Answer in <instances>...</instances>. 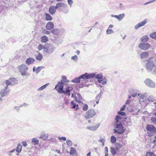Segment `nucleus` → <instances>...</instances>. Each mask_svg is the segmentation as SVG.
I'll use <instances>...</instances> for the list:
<instances>
[{"instance_id":"obj_1","label":"nucleus","mask_w":156,"mask_h":156,"mask_svg":"<svg viewBox=\"0 0 156 156\" xmlns=\"http://www.w3.org/2000/svg\"><path fill=\"white\" fill-rule=\"evenodd\" d=\"M146 62L145 66L147 70L151 72L153 69L152 73L154 75H156V61H154L153 58H151Z\"/></svg>"},{"instance_id":"obj_2","label":"nucleus","mask_w":156,"mask_h":156,"mask_svg":"<svg viewBox=\"0 0 156 156\" xmlns=\"http://www.w3.org/2000/svg\"><path fill=\"white\" fill-rule=\"evenodd\" d=\"M18 69L22 76H28L30 75V74L27 72L28 67L26 65L23 64L19 66Z\"/></svg>"},{"instance_id":"obj_3","label":"nucleus","mask_w":156,"mask_h":156,"mask_svg":"<svg viewBox=\"0 0 156 156\" xmlns=\"http://www.w3.org/2000/svg\"><path fill=\"white\" fill-rule=\"evenodd\" d=\"M18 83V80L15 78H10L8 80H5L3 83V85L4 86L7 85L8 87L9 85L12 86L17 84Z\"/></svg>"},{"instance_id":"obj_4","label":"nucleus","mask_w":156,"mask_h":156,"mask_svg":"<svg viewBox=\"0 0 156 156\" xmlns=\"http://www.w3.org/2000/svg\"><path fill=\"white\" fill-rule=\"evenodd\" d=\"M125 129H124L121 123L117 124L116 126V129H114V133H117L119 134H122L125 132Z\"/></svg>"},{"instance_id":"obj_5","label":"nucleus","mask_w":156,"mask_h":156,"mask_svg":"<svg viewBox=\"0 0 156 156\" xmlns=\"http://www.w3.org/2000/svg\"><path fill=\"white\" fill-rule=\"evenodd\" d=\"M96 115V112L93 109L88 110L85 113V117L87 119H90Z\"/></svg>"},{"instance_id":"obj_6","label":"nucleus","mask_w":156,"mask_h":156,"mask_svg":"<svg viewBox=\"0 0 156 156\" xmlns=\"http://www.w3.org/2000/svg\"><path fill=\"white\" fill-rule=\"evenodd\" d=\"M4 88L2 89L1 91L0 94L2 97L7 96L9 94V89L7 85L4 86Z\"/></svg>"},{"instance_id":"obj_7","label":"nucleus","mask_w":156,"mask_h":156,"mask_svg":"<svg viewBox=\"0 0 156 156\" xmlns=\"http://www.w3.org/2000/svg\"><path fill=\"white\" fill-rule=\"evenodd\" d=\"M144 82L146 85L149 87L154 88L155 87V83L149 79H146Z\"/></svg>"},{"instance_id":"obj_8","label":"nucleus","mask_w":156,"mask_h":156,"mask_svg":"<svg viewBox=\"0 0 156 156\" xmlns=\"http://www.w3.org/2000/svg\"><path fill=\"white\" fill-rule=\"evenodd\" d=\"M150 44L148 43H140L138 45V47L141 49L146 50L149 48Z\"/></svg>"},{"instance_id":"obj_9","label":"nucleus","mask_w":156,"mask_h":156,"mask_svg":"<svg viewBox=\"0 0 156 156\" xmlns=\"http://www.w3.org/2000/svg\"><path fill=\"white\" fill-rule=\"evenodd\" d=\"M146 129L147 131L153 133L154 134L156 133V128L154 126L152 125H147Z\"/></svg>"},{"instance_id":"obj_10","label":"nucleus","mask_w":156,"mask_h":156,"mask_svg":"<svg viewBox=\"0 0 156 156\" xmlns=\"http://www.w3.org/2000/svg\"><path fill=\"white\" fill-rule=\"evenodd\" d=\"M93 75L91 74H89L87 73H85L84 74L80 76V78L81 79H83L85 80L86 79H90L92 78Z\"/></svg>"},{"instance_id":"obj_11","label":"nucleus","mask_w":156,"mask_h":156,"mask_svg":"<svg viewBox=\"0 0 156 156\" xmlns=\"http://www.w3.org/2000/svg\"><path fill=\"white\" fill-rule=\"evenodd\" d=\"M63 83H61L60 84L57 85L55 87V89H56L57 87H58L57 90L58 92L62 94L63 92H64L63 90Z\"/></svg>"},{"instance_id":"obj_12","label":"nucleus","mask_w":156,"mask_h":156,"mask_svg":"<svg viewBox=\"0 0 156 156\" xmlns=\"http://www.w3.org/2000/svg\"><path fill=\"white\" fill-rule=\"evenodd\" d=\"M66 4H65L62 2H58L56 4V6L55 7L57 10L60 11L62 8H65L66 7Z\"/></svg>"},{"instance_id":"obj_13","label":"nucleus","mask_w":156,"mask_h":156,"mask_svg":"<svg viewBox=\"0 0 156 156\" xmlns=\"http://www.w3.org/2000/svg\"><path fill=\"white\" fill-rule=\"evenodd\" d=\"M77 97L75 95L74 100L76 102L78 103L83 104V103L81 102L83 99L81 95L79 94H77Z\"/></svg>"},{"instance_id":"obj_14","label":"nucleus","mask_w":156,"mask_h":156,"mask_svg":"<svg viewBox=\"0 0 156 156\" xmlns=\"http://www.w3.org/2000/svg\"><path fill=\"white\" fill-rule=\"evenodd\" d=\"M147 23L146 20H145L143 21L140 22L135 26L134 28L137 29L140 27L144 26Z\"/></svg>"},{"instance_id":"obj_15","label":"nucleus","mask_w":156,"mask_h":156,"mask_svg":"<svg viewBox=\"0 0 156 156\" xmlns=\"http://www.w3.org/2000/svg\"><path fill=\"white\" fill-rule=\"evenodd\" d=\"M111 16L112 17H114L117 19L119 21H120L122 19L124 18L125 16V14L122 13V14H120L119 15H112Z\"/></svg>"},{"instance_id":"obj_16","label":"nucleus","mask_w":156,"mask_h":156,"mask_svg":"<svg viewBox=\"0 0 156 156\" xmlns=\"http://www.w3.org/2000/svg\"><path fill=\"white\" fill-rule=\"evenodd\" d=\"M91 74L93 75L92 78L94 77L98 79H102L103 78V75L101 73L99 74H96V73H91Z\"/></svg>"},{"instance_id":"obj_17","label":"nucleus","mask_w":156,"mask_h":156,"mask_svg":"<svg viewBox=\"0 0 156 156\" xmlns=\"http://www.w3.org/2000/svg\"><path fill=\"white\" fill-rule=\"evenodd\" d=\"M70 106L71 108L74 109L76 111L79 109L78 105L75 104L73 101H72L71 102Z\"/></svg>"},{"instance_id":"obj_18","label":"nucleus","mask_w":156,"mask_h":156,"mask_svg":"<svg viewBox=\"0 0 156 156\" xmlns=\"http://www.w3.org/2000/svg\"><path fill=\"white\" fill-rule=\"evenodd\" d=\"M100 125V124L98 123L95 126H87V128L90 130L95 131L99 127Z\"/></svg>"},{"instance_id":"obj_19","label":"nucleus","mask_w":156,"mask_h":156,"mask_svg":"<svg viewBox=\"0 0 156 156\" xmlns=\"http://www.w3.org/2000/svg\"><path fill=\"white\" fill-rule=\"evenodd\" d=\"M54 26L53 23L51 22H49L46 26V28L48 30H51L54 27Z\"/></svg>"},{"instance_id":"obj_20","label":"nucleus","mask_w":156,"mask_h":156,"mask_svg":"<svg viewBox=\"0 0 156 156\" xmlns=\"http://www.w3.org/2000/svg\"><path fill=\"white\" fill-rule=\"evenodd\" d=\"M56 10V9L55 6H51L49 8L48 11L50 14L53 15L55 12Z\"/></svg>"},{"instance_id":"obj_21","label":"nucleus","mask_w":156,"mask_h":156,"mask_svg":"<svg viewBox=\"0 0 156 156\" xmlns=\"http://www.w3.org/2000/svg\"><path fill=\"white\" fill-rule=\"evenodd\" d=\"M35 61V59L32 58H29L26 60L25 63L28 65H30L33 63Z\"/></svg>"},{"instance_id":"obj_22","label":"nucleus","mask_w":156,"mask_h":156,"mask_svg":"<svg viewBox=\"0 0 156 156\" xmlns=\"http://www.w3.org/2000/svg\"><path fill=\"white\" fill-rule=\"evenodd\" d=\"M149 56V54L147 52H144L140 54V58L141 59L147 58Z\"/></svg>"},{"instance_id":"obj_23","label":"nucleus","mask_w":156,"mask_h":156,"mask_svg":"<svg viewBox=\"0 0 156 156\" xmlns=\"http://www.w3.org/2000/svg\"><path fill=\"white\" fill-rule=\"evenodd\" d=\"M48 137L47 134H45L44 132H42L41 133L40 136L39 137L40 139L42 138L43 140H46Z\"/></svg>"},{"instance_id":"obj_24","label":"nucleus","mask_w":156,"mask_h":156,"mask_svg":"<svg viewBox=\"0 0 156 156\" xmlns=\"http://www.w3.org/2000/svg\"><path fill=\"white\" fill-rule=\"evenodd\" d=\"M130 93L133 97H135L137 94L138 90L132 89L130 90Z\"/></svg>"},{"instance_id":"obj_25","label":"nucleus","mask_w":156,"mask_h":156,"mask_svg":"<svg viewBox=\"0 0 156 156\" xmlns=\"http://www.w3.org/2000/svg\"><path fill=\"white\" fill-rule=\"evenodd\" d=\"M73 89V88L72 87L68 86L66 88V90H65V88L64 89V90H63L64 92H63V93L65 94L66 93L70 92Z\"/></svg>"},{"instance_id":"obj_26","label":"nucleus","mask_w":156,"mask_h":156,"mask_svg":"<svg viewBox=\"0 0 156 156\" xmlns=\"http://www.w3.org/2000/svg\"><path fill=\"white\" fill-rule=\"evenodd\" d=\"M35 56L36 59L39 61H41L43 58L42 54L39 52L37 55H35Z\"/></svg>"},{"instance_id":"obj_27","label":"nucleus","mask_w":156,"mask_h":156,"mask_svg":"<svg viewBox=\"0 0 156 156\" xmlns=\"http://www.w3.org/2000/svg\"><path fill=\"white\" fill-rule=\"evenodd\" d=\"M41 41L43 43H46L48 41V38L47 36L44 35L41 37Z\"/></svg>"},{"instance_id":"obj_28","label":"nucleus","mask_w":156,"mask_h":156,"mask_svg":"<svg viewBox=\"0 0 156 156\" xmlns=\"http://www.w3.org/2000/svg\"><path fill=\"white\" fill-rule=\"evenodd\" d=\"M45 19L46 20L49 21L52 20V17L49 14L45 13Z\"/></svg>"},{"instance_id":"obj_29","label":"nucleus","mask_w":156,"mask_h":156,"mask_svg":"<svg viewBox=\"0 0 156 156\" xmlns=\"http://www.w3.org/2000/svg\"><path fill=\"white\" fill-rule=\"evenodd\" d=\"M39 140L36 138H33L31 142L33 144L37 145L39 144Z\"/></svg>"},{"instance_id":"obj_30","label":"nucleus","mask_w":156,"mask_h":156,"mask_svg":"<svg viewBox=\"0 0 156 156\" xmlns=\"http://www.w3.org/2000/svg\"><path fill=\"white\" fill-rule=\"evenodd\" d=\"M149 38L147 36H144L141 38V40L142 42H146L148 41Z\"/></svg>"},{"instance_id":"obj_31","label":"nucleus","mask_w":156,"mask_h":156,"mask_svg":"<svg viewBox=\"0 0 156 156\" xmlns=\"http://www.w3.org/2000/svg\"><path fill=\"white\" fill-rule=\"evenodd\" d=\"M115 146L116 149L118 151H119V149L122 146V145L121 144L117 143H115Z\"/></svg>"},{"instance_id":"obj_32","label":"nucleus","mask_w":156,"mask_h":156,"mask_svg":"<svg viewBox=\"0 0 156 156\" xmlns=\"http://www.w3.org/2000/svg\"><path fill=\"white\" fill-rule=\"evenodd\" d=\"M76 151L75 149L73 147H71L70 148V155H74V154H76Z\"/></svg>"},{"instance_id":"obj_33","label":"nucleus","mask_w":156,"mask_h":156,"mask_svg":"<svg viewBox=\"0 0 156 156\" xmlns=\"http://www.w3.org/2000/svg\"><path fill=\"white\" fill-rule=\"evenodd\" d=\"M147 100L148 101L151 102H153L156 101L155 98L152 95L148 97Z\"/></svg>"},{"instance_id":"obj_34","label":"nucleus","mask_w":156,"mask_h":156,"mask_svg":"<svg viewBox=\"0 0 156 156\" xmlns=\"http://www.w3.org/2000/svg\"><path fill=\"white\" fill-rule=\"evenodd\" d=\"M22 148V146L20 145V144H19L17 147L16 148V152L18 153H20V152L21 151Z\"/></svg>"},{"instance_id":"obj_35","label":"nucleus","mask_w":156,"mask_h":156,"mask_svg":"<svg viewBox=\"0 0 156 156\" xmlns=\"http://www.w3.org/2000/svg\"><path fill=\"white\" fill-rule=\"evenodd\" d=\"M62 80H61V82L63 83H68L69 81L67 80L66 77L65 76H63L62 77Z\"/></svg>"},{"instance_id":"obj_36","label":"nucleus","mask_w":156,"mask_h":156,"mask_svg":"<svg viewBox=\"0 0 156 156\" xmlns=\"http://www.w3.org/2000/svg\"><path fill=\"white\" fill-rule=\"evenodd\" d=\"M49 84V83H46L44 85L41 86L39 88H38L37 89V90L38 91L42 90L43 89H45Z\"/></svg>"},{"instance_id":"obj_37","label":"nucleus","mask_w":156,"mask_h":156,"mask_svg":"<svg viewBox=\"0 0 156 156\" xmlns=\"http://www.w3.org/2000/svg\"><path fill=\"white\" fill-rule=\"evenodd\" d=\"M80 76L79 77L76 78L72 80V82L73 83H78L80 82Z\"/></svg>"},{"instance_id":"obj_38","label":"nucleus","mask_w":156,"mask_h":156,"mask_svg":"<svg viewBox=\"0 0 156 156\" xmlns=\"http://www.w3.org/2000/svg\"><path fill=\"white\" fill-rule=\"evenodd\" d=\"M55 48L51 46L50 47L49 49V53H52L55 50Z\"/></svg>"},{"instance_id":"obj_39","label":"nucleus","mask_w":156,"mask_h":156,"mask_svg":"<svg viewBox=\"0 0 156 156\" xmlns=\"http://www.w3.org/2000/svg\"><path fill=\"white\" fill-rule=\"evenodd\" d=\"M116 141V139L114 136H112L111 138V142L113 144Z\"/></svg>"},{"instance_id":"obj_40","label":"nucleus","mask_w":156,"mask_h":156,"mask_svg":"<svg viewBox=\"0 0 156 156\" xmlns=\"http://www.w3.org/2000/svg\"><path fill=\"white\" fill-rule=\"evenodd\" d=\"M150 36L153 39H156V32H154L151 34Z\"/></svg>"},{"instance_id":"obj_41","label":"nucleus","mask_w":156,"mask_h":156,"mask_svg":"<svg viewBox=\"0 0 156 156\" xmlns=\"http://www.w3.org/2000/svg\"><path fill=\"white\" fill-rule=\"evenodd\" d=\"M112 154L113 155H114L116 153V151L114 148L112 147L110 148Z\"/></svg>"},{"instance_id":"obj_42","label":"nucleus","mask_w":156,"mask_h":156,"mask_svg":"<svg viewBox=\"0 0 156 156\" xmlns=\"http://www.w3.org/2000/svg\"><path fill=\"white\" fill-rule=\"evenodd\" d=\"M83 105V110L84 111H87L88 108V106L86 104H84Z\"/></svg>"},{"instance_id":"obj_43","label":"nucleus","mask_w":156,"mask_h":156,"mask_svg":"<svg viewBox=\"0 0 156 156\" xmlns=\"http://www.w3.org/2000/svg\"><path fill=\"white\" fill-rule=\"evenodd\" d=\"M78 57L76 55H74L71 58V59L73 60L75 62H77L78 60Z\"/></svg>"},{"instance_id":"obj_44","label":"nucleus","mask_w":156,"mask_h":156,"mask_svg":"<svg viewBox=\"0 0 156 156\" xmlns=\"http://www.w3.org/2000/svg\"><path fill=\"white\" fill-rule=\"evenodd\" d=\"M51 31L52 33L55 35H57L58 34V31L57 29L53 30Z\"/></svg>"},{"instance_id":"obj_45","label":"nucleus","mask_w":156,"mask_h":156,"mask_svg":"<svg viewBox=\"0 0 156 156\" xmlns=\"http://www.w3.org/2000/svg\"><path fill=\"white\" fill-rule=\"evenodd\" d=\"M155 154L152 152H149L147 153L146 156H155Z\"/></svg>"},{"instance_id":"obj_46","label":"nucleus","mask_w":156,"mask_h":156,"mask_svg":"<svg viewBox=\"0 0 156 156\" xmlns=\"http://www.w3.org/2000/svg\"><path fill=\"white\" fill-rule=\"evenodd\" d=\"M114 33L113 30L112 29H107L106 30V34H112Z\"/></svg>"},{"instance_id":"obj_47","label":"nucleus","mask_w":156,"mask_h":156,"mask_svg":"<svg viewBox=\"0 0 156 156\" xmlns=\"http://www.w3.org/2000/svg\"><path fill=\"white\" fill-rule=\"evenodd\" d=\"M53 41L54 44H58L62 43L61 40L59 42V40L58 39L55 40Z\"/></svg>"},{"instance_id":"obj_48","label":"nucleus","mask_w":156,"mask_h":156,"mask_svg":"<svg viewBox=\"0 0 156 156\" xmlns=\"http://www.w3.org/2000/svg\"><path fill=\"white\" fill-rule=\"evenodd\" d=\"M107 83V80L106 78H104L102 80V84L103 85H105Z\"/></svg>"},{"instance_id":"obj_49","label":"nucleus","mask_w":156,"mask_h":156,"mask_svg":"<svg viewBox=\"0 0 156 156\" xmlns=\"http://www.w3.org/2000/svg\"><path fill=\"white\" fill-rule=\"evenodd\" d=\"M66 143L68 146L69 147L71 146L72 145V142L70 140H67L66 142Z\"/></svg>"},{"instance_id":"obj_50","label":"nucleus","mask_w":156,"mask_h":156,"mask_svg":"<svg viewBox=\"0 0 156 156\" xmlns=\"http://www.w3.org/2000/svg\"><path fill=\"white\" fill-rule=\"evenodd\" d=\"M151 120L152 122L156 124V117H151Z\"/></svg>"},{"instance_id":"obj_51","label":"nucleus","mask_w":156,"mask_h":156,"mask_svg":"<svg viewBox=\"0 0 156 156\" xmlns=\"http://www.w3.org/2000/svg\"><path fill=\"white\" fill-rule=\"evenodd\" d=\"M98 141L102 143L103 146L104 145V143L105 141V140L104 139L102 138H100Z\"/></svg>"},{"instance_id":"obj_52","label":"nucleus","mask_w":156,"mask_h":156,"mask_svg":"<svg viewBox=\"0 0 156 156\" xmlns=\"http://www.w3.org/2000/svg\"><path fill=\"white\" fill-rule=\"evenodd\" d=\"M41 67L40 66H39L36 69V74H37L41 71Z\"/></svg>"},{"instance_id":"obj_53","label":"nucleus","mask_w":156,"mask_h":156,"mask_svg":"<svg viewBox=\"0 0 156 156\" xmlns=\"http://www.w3.org/2000/svg\"><path fill=\"white\" fill-rule=\"evenodd\" d=\"M121 118V117L119 115H117L115 119L116 120L115 122L116 123H117L119 121V119H120Z\"/></svg>"},{"instance_id":"obj_54","label":"nucleus","mask_w":156,"mask_h":156,"mask_svg":"<svg viewBox=\"0 0 156 156\" xmlns=\"http://www.w3.org/2000/svg\"><path fill=\"white\" fill-rule=\"evenodd\" d=\"M67 2L69 5H70V7H71L73 2L72 0H67Z\"/></svg>"},{"instance_id":"obj_55","label":"nucleus","mask_w":156,"mask_h":156,"mask_svg":"<svg viewBox=\"0 0 156 156\" xmlns=\"http://www.w3.org/2000/svg\"><path fill=\"white\" fill-rule=\"evenodd\" d=\"M145 97V96L143 94H141L140 96V100L141 101L143 102L144 101V98Z\"/></svg>"},{"instance_id":"obj_56","label":"nucleus","mask_w":156,"mask_h":156,"mask_svg":"<svg viewBox=\"0 0 156 156\" xmlns=\"http://www.w3.org/2000/svg\"><path fill=\"white\" fill-rule=\"evenodd\" d=\"M43 48V46L41 44H39L38 46V50L39 51L41 50Z\"/></svg>"},{"instance_id":"obj_57","label":"nucleus","mask_w":156,"mask_h":156,"mask_svg":"<svg viewBox=\"0 0 156 156\" xmlns=\"http://www.w3.org/2000/svg\"><path fill=\"white\" fill-rule=\"evenodd\" d=\"M51 31H48L46 30H44L43 31V33L44 34H50Z\"/></svg>"},{"instance_id":"obj_58","label":"nucleus","mask_w":156,"mask_h":156,"mask_svg":"<svg viewBox=\"0 0 156 156\" xmlns=\"http://www.w3.org/2000/svg\"><path fill=\"white\" fill-rule=\"evenodd\" d=\"M118 114L121 115L122 116H124L126 115L125 112H122L121 111L119 112H118Z\"/></svg>"},{"instance_id":"obj_59","label":"nucleus","mask_w":156,"mask_h":156,"mask_svg":"<svg viewBox=\"0 0 156 156\" xmlns=\"http://www.w3.org/2000/svg\"><path fill=\"white\" fill-rule=\"evenodd\" d=\"M43 49L45 52L49 53V49L45 47H44Z\"/></svg>"},{"instance_id":"obj_60","label":"nucleus","mask_w":156,"mask_h":156,"mask_svg":"<svg viewBox=\"0 0 156 156\" xmlns=\"http://www.w3.org/2000/svg\"><path fill=\"white\" fill-rule=\"evenodd\" d=\"M22 144L23 145L24 147H26L27 145V144L26 142L25 141L22 142Z\"/></svg>"},{"instance_id":"obj_61","label":"nucleus","mask_w":156,"mask_h":156,"mask_svg":"<svg viewBox=\"0 0 156 156\" xmlns=\"http://www.w3.org/2000/svg\"><path fill=\"white\" fill-rule=\"evenodd\" d=\"M58 139L60 140H63L64 141H66V138L65 137H58Z\"/></svg>"},{"instance_id":"obj_62","label":"nucleus","mask_w":156,"mask_h":156,"mask_svg":"<svg viewBox=\"0 0 156 156\" xmlns=\"http://www.w3.org/2000/svg\"><path fill=\"white\" fill-rule=\"evenodd\" d=\"M125 108H126V105H124L122 106V107L121 108L120 111H123L124 110Z\"/></svg>"},{"instance_id":"obj_63","label":"nucleus","mask_w":156,"mask_h":156,"mask_svg":"<svg viewBox=\"0 0 156 156\" xmlns=\"http://www.w3.org/2000/svg\"><path fill=\"white\" fill-rule=\"evenodd\" d=\"M156 0H152V1H150L145 3L144 4V5H147V4H149L150 3H152L153 2H154V1H155Z\"/></svg>"},{"instance_id":"obj_64","label":"nucleus","mask_w":156,"mask_h":156,"mask_svg":"<svg viewBox=\"0 0 156 156\" xmlns=\"http://www.w3.org/2000/svg\"><path fill=\"white\" fill-rule=\"evenodd\" d=\"M130 100H128L126 101V104L127 105L128 104L130 103Z\"/></svg>"}]
</instances>
